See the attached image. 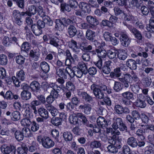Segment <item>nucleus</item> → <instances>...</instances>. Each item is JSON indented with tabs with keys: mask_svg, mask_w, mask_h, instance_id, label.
I'll use <instances>...</instances> for the list:
<instances>
[{
	"mask_svg": "<svg viewBox=\"0 0 154 154\" xmlns=\"http://www.w3.org/2000/svg\"><path fill=\"white\" fill-rule=\"evenodd\" d=\"M91 90L92 91L95 97L100 99H103L104 94L103 91L107 90V87L104 85H99L93 84L91 85Z\"/></svg>",
	"mask_w": 154,
	"mask_h": 154,
	"instance_id": "1",
	"label": "nucleus"
},
{
	"mask_svg": "<svg viewBox=\"0 0 154 154\" xmlns=\"http://www.w3.org/2000/svg\"><path fill=\"white\" fill-rule=\"evenodd\" d=\"M114 122L112 125V127L115 130H117L119 128L121 131L128 132V128L125 124L122 119L121 118H117L115 119L114 118Z\"/></svg>",
	"mask_w": 154,
	"mask_h": 154,
	"instance_id": "2",
	"label": "nucleus"
},
{
	"mask_svg": "<svg viewBox=\"0 0 154 154\" xmlns=\"http://www.w3.org/2000/svg\"><path fill=\"white\" fill-rule=\"evenodd\" d=\"M121 95L123 97L121 101L122 104L126 106L131 105L132 101L130 100L134 99L133 93L130 91H126L122 93Z\"/></svg>",
	"mask_w": 154,
	"mask_h": 154,
	"instance_id": "3",
	"label": "nucleus"
},
{
	"mask_svg": "<svg viewBox=\"0 0 154 154\" xmlns=\"http://www.w3.org/2000/svg\"><path fill=\"white\" fill-rule=\"evenodd\" d=\"M71 71V69L69 67H66L65 69H56V74L60 77L66 79L67 75L69 74Z\"/></svg>",
	"mask_w": 154,
	"mask_h": 154,
	"instance_id": "4",
	"label": "nucleus"
},
{
	"mask_svg": "<svg viewBox=\"0 0 154 154\" xmlns=\"http://www.w3.org/2000/svg\"><path fill=\"white\" fill-rule=\"evenodd\" d=\"M0 149L2 152L7 154H15V147L13 145L8 146L4 144L1 146Z\"/></svg>",
	"mask_w": 154,
	"mask_h": 154,
	"instance_id": "5",
	"label": "nucleus"
},
{
	"mask_svg": "<svg viewBox=\"0 0 154 154\" xmlns=\"http://www.w3.org/2000/svg\"><path fill=\"white\" fill-rule=\"evenodd\" d=\"M137 99L135 104L136 106L141 108H144L146 106V103L144 101V96L142 94L137 95Z\"/></svg>",
	"mask_w": 154,
	"mask_h": 154,
	"instance_id": "6",
	"label": "nucleus"
},
{
	"mask_svg": "<svg viewBox=\"0 0 154 154\" xmlns=\"http://www.w3.org/2000/svg\"><path fill=\"white\" fill-rule=\"evenodd\" d=\"M86 19L87 22L89 24V28L95 29L97 27L96 26L98 24L97 20L95 18L91 16H87Z\"/></svg>",
	"mask_w": 154,
	"mask_h": 154,
	"instance_id": "7",
	"label": "nucleus"
},
{
	"mask_svg": "<svg viewBox=\"0 0 154 154\" xmlns=\"http://www.w3.org/2000/svg\"><path fill=\"white\" fill-rule=\"evenodd\" d=\"M29 88L28 85L26 84H24L23 85V88L24 90L21 92V96L22 99L24 100H28L31 97V93L27 90Z\"/></svg>",
	"mask_w": 154,
	"mask_h": 154,
	"instance_id": "8",
	"label": "nucleus"
},
{
	"mask_svg": "<svg viewBox=\"0 0 154 154\" xmlns=\"http://www.w3.org/2000/svg\"><path fill=\"white\" fill-rule=\"evenodd\" d=\"M70 73L69 76L72 78L75 75L77 77L80 78L84 74L83 72H82V71L76 67H73L72 69H71V71Z\"/></svg>",
	"mask_w": 154,
	"mask_h": 154,
	"instance_id": "9",
	"label": "nucleus"
},
{
	"mask_svg": "<svg viewBox=\"0 0 154 154\" xmlns=\"http://www.w3.org/2000/svg\"><path fill=\"white\" fill-rule=\"evenodd\" d=\"M131 76L130 74H126L119 78V80L123 83L125 87L127 88L129 86V83L131 82Z\"/></svg>",
	"mask_w": 154,
	"mask_h": 154,
	"instance_id": "10",
	"label": "nucleus"
},
{
	"mask_svg": "<svg viewBox=\"0 0 154 154\" xmlns=\"http://www.w3.org/2000/svg\"><path fill=\"white\" fill-rule=\"evenodd\" d=\"M120 39L122 41V45L125 47H127L130 43V40L127 35L124 32H121Z\"/></svg>",
	"mask_w": 154,
	"mask_h": 154,
	"instance_id": "11",
	"label": "nucleus"
},
{
	"mask_svg": "<svg viewBox=\"0 0 154 154\" xmlns=\"http://www.w3.org/2000/svg\"><path fill=\"white\" fill-rule=\"evenodd\" d=\"M42 144L45 148L49 149L54 146V143L49 137L46 136Z\"/></svg>",
	"mask_w": 154,
	"mask_h": 154,
	"instance_id": "12",
	"label": "nucleus"
},
{
	"mask_svg": "<svg viewBox=\"0 0 154 154\" xmlns=\"http://www.w3.org/2000/svg\"><path fill=\"white\" fill-rule=\"evenodd\" d=\"M92 49H84L83 51L85 52L82 55V57L83 60L85 61H88L90 59L89 55L90 54H95V52L94 51H91ZM82 50H83L82 49Z\"/></svg>",
	"mask_w": 154,
	"mask_h": 154,
	"instance_id": "13",
	"label": "nucleus"
},
{
	"mask_svg": "<svg viewBox=\"0 0 154 154\" xmlns=\"http://www.w3.org/2000/svg\"><path fill=\"white\" fill-rule=\"evenodd\" d=\"M79 109L82 110L84 113L88 115L90 114L91 110V105L89 104H84L80 105L78 107Z\"/></svg>",
	"mask_w": 154,
	"mask_h": 154,
	"instance_id": "14",
	"label": "nucleus"
},
{
	"mask_svg": "<svg viewBox=\"0 0 154 154\" xmlns=\"http://www.w3.org/2000/svg\"><path fill=\"white\" fill-rule=\"evenodd\" d=\"M67 33L69 37L72 38L75 36L77 33V29L74 25H70L67 29Z\"/></svg>",
	"mask_w": 154,
	"mask_h": 154,
	"instance_id": "15",
	"label": "nucleus"
},
{
	"mask_svg": "<svg viewBox=\"0 0 154 154\" xmlns=\"http://www.w3.org/2000/svg\"><path fill=\"white\" fill-rule=\"evenodd\" d=\"M38 113L40 116L45 119H47L49 117L48 112L47 109L43 107H40L38 109Z\"/></svg>",
	"mask_w": 154,
	"mask_h": 154,
	"instance_id": "16",
	"label": "nucleus"
},
{
	"mask_svg": "<svg viewBox=\"0 0 154 154\" xmlns=\"http://www.w3.org/2000/svg\"><path fill=\"white\" fill-rule=\"evenodd\" d=\"M97 125L101 127H106L107 126V121L104 118L100 116L97 119Z\"/></svg>",
	"mask_w": 154,
	"mask_h": 154,
	"instance_id": "17",
	"label": "nucleus"
},
{
	"mask_svg": "<svg viewBox=\"0 0 154 154\" xmlns=\"http://www.w3.org/2000/svg\"><path fill=\"white\" fill-rule=\"evenodd\" d=\"M128 28L131 32L134 35L135 37L139 40V41L142 40V36L141 33L140 31L136 28H132L130 26H129Z\"/></svg>",
	"mask_w": 154,
	"mask_h": 154,
	"instance_id": "18",
	"label": "nucleus"
},
{
	"mask_svg": "<svg viewBox=\"0 0 154 154\" xmlns=\"http://www.w3.org/2000/svg\"><path fill=\"white\" fill-rule=\"evenodd\" d=\"M127 143L133 148H135L137 146V141L136 139L133 137H131L127 140Z\"/></svg>",
	"mask_w": 154,
	"mask_h": 154,
	"instance_id": "19",
	"label": "nucleus"
},
{
	"mask_svg": "<svg viewBox=\"0 0 154 154\" xmlns=\"http://www.w3.org/2000/svg\"><path fill=\"white\" fill-rule=\"evenodd\" d=\"M79 8L85 13H89L90 11L91 10L89 6L85 3L83 2H81L79 5Z\"/></svg>",
	"mask_w": 154,
	"mask_h": 154,
	"instance_id": "20",
	"label": "nucleus"
},
{
	"mask_svg": "<svg viewBox=\"0 0 154 154\" xmlns=\"http://www.w3.org/2000/svg\"><path fill=\"white\" fill-rule=\"evenodd\" d=\"M37 12V8L34 5H30L28 6L27 10V15L29 16L35 15Z\"/></svg>",
	"mask_w": 154,
	"mask_h": 154,
	"instance_id": "21",
	"label": "nucleus"
},
{
	"mask_svg": "<svg viewBox=\"0 0 154 154\" xmlns=\"http://www.w3.org/2000/svg\"><path fill=\"white\" fill-rule=\"evenodd\" d=\"M46 108L51 114L53 116H55L57 115L58 113V111L57 109L52 105H49L46 106Z\"/></svg>",
	"mask_w": 154,
	"mask_h": 154,
	"instance_id": "22",
	"label": "nucleus"
},
{
	"mask_svg": "<svg viewBox=\"0 0 154 154\" xmlns=\"http://www.w3.org/2000/svg\"><path fill=\"white\" fill-rule=\"evenodd\" d=\"M135 134L137 136L138 138L141 140H143L145 139L144 135L145 131L143 129H138L136 132Z\"/></svg>",
	"mask_w": 154,
	"mask_h": 154,
	"instance_id": "23",
	"label": "nucleus"
},
{
	"mask_svg": "<svg viewBox=\"0 0 154 154\" xmlns=\"http://www.w3.org/2000/svg\"><path fill=\"white\" fill-rule=\"evenodd\" d=\"M29 87L32 91L37 92L40 89V85L38 82L34 81L30 83Z\"/></svg>",
	"mask_w": 154,
	"mask_h": 154,
	"instance_id": "24",
	"label": "nucleus"
},
{
	"mask_svg": "<svg viewBox=\"0 0 154 154\" xmlns=\"http://www.w3.org/2000/svg\"><path fill=\"white\" fill-rule=\"evenodd\" d=\"M31 28L33 32L36 35H39L42 33V29L36 26V24L31 25Z\"/></svg>",
	"mask_w": 154,
	"mask_h": 154,
	"instance_id": "25",
	"label": "nucleus"
},
{
	"mask_svg": "<svg viewBox=\"0 0 154 154\" xmlns=\"http://www.w3.org/2000/svg\"><path fill=\"white\" fill-rule=\"evenodd\" d=\"M56 25L55 28L57 30L62 31L64 27V26L62 22L61 19H57L55 20Z\"/></svg>",
	"mask_w": 154,
	"mask_h": 154,
	"instance_id": "26",
	"label": "nucleus"
},
{
	"mask_svg": "<svg viewBox=\"0 0 154 154\" xmlns=\"http://www.w3.org/2000/svg\"><path fill=\"white\" fill-rule=\"evenodd\" d=\"M0 95L2 96L4 98L7 100H11L14 97L13 93L10 91H8L6 92L5 94L4 92L2 91L0 93Z\"/></svg>",
	"mask_w": 154,
	"mask_h": 154,
	"instance_id": "27",
	"label": "nucleus"
},
{
	"mask_svg": "<svg viewBox=\"0 0 154 154\" xmlns=\"http://www.w3.org/2000/svg\"><path fill=\"white\" fill-rule=\"evenodd\" d=\"M118 57L120 60H125L127 57V54L125 50H119L118 51Z\"/></svg>",
	"mask_w": 154,
	"mask_h": 154,
	"instance_id": "28",
	"label": "nucleus"
},
{
	"mask_svg": "<svg viewBox=\"0 0 154 154\" xmlns=\"http://www.w3.org/2000/svg\"><path fill=\"white\" fill-rule=\"evenodd\" d=\"M95 32L90 29H88L86 32V36L87 39L92 41L95 37Z\"/></svg>",
	"mask_w": 154,
	"mask_h": 154,
	"instance_id": "29",
	"label": "nucleus"
},
{
	"mask_svg": "<svg viewBox=\"0 0 154 154\" xmlns=\"http://www.w3.org/2000/svg\"><path fill=\"white\" fill-rule=\"evenodd\" d=\"M77 116L80 118L83 124L85 125H88V121L85 116L81 113L78 112L76 114Z\"/></svg>",
	"mask_w": 154,
	"mask_h": 154,
	"instance_id": "30",
	"label": "nucleus"
},
{
	"mask_svg": "<svg viewBox=\"0 0 154 154\" xmlns=\"http://www.w3.org/2000/svg\"><path fill=\"white\" fill-rule=\"evenodd\" d=\"M39 55V51L37 49L32 50L29 53L30 56L35 60H38Z\"/></svg>",
	"mask_w": 154,
	"mask_h": 154,
	"instance_id": "31",
	"label": "nucleus"
},
{
	"mask_svg": "<svg viewBox=\"0 0 154 154\" xmlns=\"http://www.w3.org/2000/svg\"><path fill=\"white\" fill-rule=\"evenodd\" d=\"M77 68L82 71V72H83L84 74L85 75L87 73L88 69L87 66L84 62H81L79 63L78 65Z\"/></svg>",
	"mask_w": 154,
	"mask_h": 154,
	"instance_id": "32",
	"label": "nucleus"
},
{
	"mask_svg": "<svg viewBox=\"0 0 154 154\" xmlns=\"http://www.w3.org/2000/svg\"><path fill=\"white\" fill-rule=\"evenodd\" d=\"M127 66L131 69L135 70L137 68V65L135 60L132 59L128 60L126 62Z\"/></svg>",
	"mask_w": 154,
	"mask_h": 154,
	"instance_id": "33",
	"label": "nucleus"
},
{
	"mask_svg": "<svg viewBox=\"0 0 154 154\" xmlns=\"http://www.w3.org/2000/svg\"><path fill=\"white\" fill-rule=\"evenodd\" d=\"M121 75V70L120 68H117L114 70L113 72H111L110 73V76L112 78L119 77Z\"/></svg>",
	"mask_w": 154,
	"mask_h": 154,
	"instance_id": "34",
	"label": "nucleus"
},
{
	"mask_svg": "<svg viewBox=\"0 0 154 154\" xmlns=\"http://www.w3.org/2000/svg\"><path fill=\"white\" fill-rule=\"evenodd\" d=\"M40 66L42 70L45 73H47L49 70V66L47 63L44 61L40 63Z\"/></svg>",
	"mask_w": 154,
	"mask_h": 154,
	"instance_id": "35",
	"label": "nucleus"
},
{
	"mask_svg": "<svg viewBox=\"0 0 154 154\" xmlns=\"http://www.w3.org/2000/svg\"><path fill=\"white\" fill-rule=\"evenodd\" d=\"M96 52L97 53L98 56L99 57L104 58L107 54L104 49H96Z\"/></svg>",
	"mask_w": 154,
	"mask_h": 154,
	"instance_id": "36",
	"label": "nucleus"
},
{
	"mask_svg": "<svg viewBox=\"0 0 154 154\" xmlns=\"http://www.w3.org/2000/svg\"><path fill=\"white\" fill-rule=\"evenodd\" d=\"M17 151L18 154H27L28 148L26 146L22 145L21 147L17 149Z\"/></svg>",
	"mask_w": 154,
	"mask_h": 154,
	"instance_id": "37",
	"label": "nucleus"
},
{
	"mask_svg": "<svg viewBox=\"0 0 154 154\" xmlns=\"http://www.w3.org/2000/svg\"><path fill=\"white\" fill-rule=\"evenodd\" d=\"M82 98L86 101L90 103L92 101V97L86 92H82L81 93Z\"/></svg>",
	"mask_w": 154,
	"mask_h": 154,
	"instance_id": "38",
	"label": "nucleus"
},
{
	"mask_svg": "<svg viewBox=\"0 0 154 154\" xmlns=\"http://www.w3.org/2000/svg\"><path fill=\"white\" fill-rule=\"evenodd\" d=\"M63 137L64 140L66 141H70L72 139V135L70 132H64L63 134Z\"/></svg>",
	"mask_w": 154,
	"mask_h": 154,
	"instance_id": "39",
	"label": "nucleus"
},
{
	"mask_svg": "<svg viewBox=\"0 0 154 154\" xmlns=\"http://www.w3.org/2000/svg\"><path fill=\"white\" fill-rule=\"evenodd\" d=\"M8 62L7 57L6 55L4 54L0 55V64L1 65H6Z\"/></svg>",
	"mask_w": 154,
	"mask_h": 154,
	"instance_id": "40",
	"label": "nucleus"
},
{
	"mask_svg": "<svg viewBox=\"0 0 154 154\" xmlns=\"http://www.w3.org/2000/svg\"><path fill=\"white\" fill-rule=\"evenodd\" d=\"M142 81L143 85L146 87H149L150 85L152 82L151 79L149 77L143 78L142 79Z\"/></svg>",
	"mask_w": 154,
	"mask_h": 154,
	"instance_id": "41",
	"label": "nucleus"
},
{
	"mask_svg": "<svg viewBox=\"0 0 154 154\" xmlns=\"http://www.w3.org/2000/svg\"><path fill=\"white\" fill-rule=\"evenodd\" d=\"M11 119L14 121L19 120L20 118V113L17 111H15L12 113Z\"/></svg>",
	"mask_w": 154,
	"mask_h": 154,
	"instance_id": "42",
	"label": "nucleus"
},
{
	"mask_svg": "<svg viewBox=\"0 0 154 154\" xmlns=\"http://www.w3.org/2000/svg\"><path fill=\"white\" fill-rule=\"evenodd\" d=\"M46 91H47L48 89L50 88H52L51 91H54L56 90V89H58V88H60V87L56 83H51L48 85H46Z\"/></svg>",
	"mask_w": 154,
	"mask_h": 154,
	"instance_id": "43",
	"label": "nucleus"
},
{
	"mask_svg": "<svg viewBox=\"0 0 154 154\" xmlns=\"http://www.w3.org/2000/svg\"><path fill=\"white\" fill-rule=\"evenodd\" d=\"M14 136L16 139L19 141L22 140L24 138L22 132L19 130L16 131Z\"/></svg>",
	"mask_w": 154,
	"mask_h": 154,
	"instance_id": "44",
	"label": "nucleus"
},
{
	"mask_svg": "<svg viewBox=\"0 0 154 154\" xmlns=\"http://www.w3.org/2000/svg\"><path fill=\"white\" fill-rule=\"evenodd\" d=\"M65 88L67 90L73 91L75 89V86L73 83L70 81L66 82Z\"/></svg>",
	"mask_w": 154,
	"mask_h": 154,
	"instance_id": "45",
	"label": "nucleus"
},
{
	"mask_svg": "<svg viewBox=\"0 0 154 154\" xmlns=\"http://www.w3.org/2000/svg\"><path fill=\"white\" fill-rule=\"evenodd\" d=\"M61 19L62 22L63 23L64 26H66L69 25H72L71 24H72L73 23V20H71L69 18L63 17L61 18Z\"/></svg>",
	"mask_w": 154,
	"mask_h": 154,
	"instance_id": "46",
	"label": "nucleus"
},
{
	"mask_svg": "<svg viewBox=\"0 0 154 154\" xmlns=\"http://www.w3.org/2000/svg\"><path fill=\"white\" fill-rule=\"evenodd\" d=\"M149 26L147 28V29L150 32H154V19L151 18L149 21Z\"/></svg>",
	"mask_w": 154,
	"mask_h": 154,
	"instance_id": "47",
	"label": "nucleus"
},
{
	"mask_svg": "<svg viewBox=\"0 0 154 154\" xmlns=\"http://www.w3.org/2000/svg\"><path fill=\"white\" fill-rule=\"evenodd\" d=\"M62 120L58 117L53 118L51 119V123L54 125L58 126L61 124Z\"/></svg>",
	"mask_w": 154,
	"mask_h": 154,
	"instance_id": "48",
	"label": "nucleus"
},
{
	"mask_svg": "<svg viewBox=\"0 0 154 154\" xmlns=\"http://www.w3.org/2000/svg\"><path fill=\"white\" fill-rule=\"evenodd\" d=\"M42 17L45 23H46L49 26L52 25L53 21L48 16L45 15Z\"/></svg>",
	"mask_w": 154,
	"mask_h": 154,
	"instance_id": "49",
	"label": "nucleus"
},
{
	"mask_svg": "<svg viewBox=\"0 0 154 154\" xmlns=\"http://www.w3.org/2000/svg\"><path fill=\"white\" fill-rule=\"evenodd\" d=\"M61 10L62 11H64L65 10L68 12L70 11L71 10V8L70 7L69 4L66 3H63L61 4Z\"/></svg>",
	"mask_w": 154,
	"mask_h": 154,
	"instance_id": "50",
	"label": "nucleus"
},
{
	"mask_svg": "<svg viewBox=\"0 0 154 154\" xmlns=\"http://www.w3.org/2000/svg\"><path fill=\"white\" fill-rule=\"evenodd\" d=\"M78 118L76 114L75 116L71 115L70 116L69 118L70 123L75 125L78 124Z\"/></svg>",
	"mask_w": 154,
	"mask_h": 154,
	"instance_id": "51",
	"label": "nucleus"
},
{
	"mask_svg": "<svg viewBox=\"0 0 154 154\" xmlns=\"http://www.w3.org/2000/svg\"><path fill=\"white\" fill-rule=\"evenodd\" d=\"M17 78L23 81L25 79V76L24 71L23 70H20L17 73Z\"/></svg>",
	"mask_w": 154,
	"mask_h": 154,
	"instance_id": "52",
	"label": "nucleus"
},
{
	"mask_svg": "<svg viewBox=\"0 0 154 154\" xmlns=\"http://www.w3.org/2000/svg\"><path fill=\"white\" fill-rule=\"evenodd\" d=\"M90 146L92 148H99L101 146V144L100 141L94 140L91 143Z\"/></svg>",
	"mask_w": 154,
	"mask_h": 154,
	"instance_id": "53",
	"label": "nucleus"
},
{
	"mask_svg": "<svg viewBox=\"0 0 154 154\" xmlns=\"http://www.w3.org/2000/svg\"><path fill=\"white\" fill-rule=\"evenodd\" d=\"M55 99L50 94L48 95L46 98V102L47 103L45 105V107H46V106L48 105H52L51 104L53 103Z\"/></svg>",
	"mask_w": 154,
	"mask_h": 154,
	"instance_id": "54",
	"label": "nucleus"
},
{
	"mask_svg": "<svg viewBox=\"0 0 154 154\" xmlns=\"http://www.w3.org/2000/svg\"><path fill=\"white\" fill-rule=\"evenodd\" d=\"M107 149L109 152L112 153H116L118 151L115 145H109L107 146Z\"/></svg>",
	"mask_w": 154,
	"mask_h": 154,
	"instance_id": "55",
	"label": "nucleus"
},
{
	"mask_svg": "<svg viewBox=\"0 0 154 154\" xmlns=\"http://www.w3.org/2000/svg\"><path fill=\"white\" fill-rule=\"evenodd\" d=\"M25 58L21 55L17 56L16 58V63L19 64H23L24 62Z\"/></svg>",
	"mask_w": 154,
	"mask_h": 154,
	"instance_id": "56",
	"label": "nucleus"
},
{
	"mask_svg": "<svg viewBox=\"0 0 154 154\" xmlns=\"http://www.w3.org/2000/svg\"><path fill=\"white\" fill-rule=\"evenodd\" d=\"M37 7V10L38 14L41 17H43L45 15V13L43 11V7L40 5Z\"/></svg>",
	"mask_w": 154,
	"mask_h": 154,
	"instance_id": "57",
	"label": "nucleus"
},
{
	"mask_svg": "<svg viewBox=\"0 0 154 154\" xmlns=\"http://www.w3.org/2000/svg\"><path fill=\"white\" fill-rule=\"evenodd\" d=\"M123 107L120 105L117 104L115 106L114 110L116 113L119 114H122Z\"/></svg>",
	"mask_w": 154,
	"mask_h": 154,
	"instance_id": "58",
	"label": "nucleus"
},
{
	"mask_svg": "<svg viewBox=\"0 0 154 154\" xmlns=\"http://www.w3.org/2000/svg\"><path fill=\"white\" fill-rule=\"evenodd\" d=\"M22 132L24 137H28L30 136V130L28 128L26 127L23 128L22 129Z\"/></svg>",
	"mask_w": 154,
	"mask_h": 154,
	"instance_id": "59",
	"label": "nucleus"
},
{
	"mask_svg": "<svg viewBox=\"0 0 154 154\" xmlns=\"http://www.w3.org/2000/svg\"><path fill=\"white\" fill-rule=\"evenodd\" d=\"M31 130L34 132L37 131L39 128V125L35 121H32L31 124Z\"/></svg>",
	"mask_w": 154,
	"mask_h": 154,
	"instance_id": "60",
	"label": "nucleus"
},
{
	"mask_svg": "<svg viewBox=\"0 0 154 154\" xmlns=\"http://www.w3.org/2000/svg\"><path fill=\"white\" fill-rule=\"evenodd\" d=\"M60 90L59 89H56V90L51 91L50 95L55 99L57 98L59 96V94Z\"/></svg>",
	"mask_w": 154,
	"mask_h": 154,
	"instance_id": "61",
	"label": "nucleus"
},
{
	"mask_svg": "<svg viewBox=\"0 0 154 154\" xmlns=\"http://www.w3.org/2000/svg\"><path fill=\"white\" fill-rule=\"evenodd\" d=\"M141 2V0H132L131 1L130 3L133 7L139 8L140 6Z\"/></svg>",
	"mask_w": 154,
	"mask_h": 154,
	"instance_id": "62",
	"label": "nucleus"
},
{
	"mask_svg": "<svg viewBox=\"0 0 154 154\" xmlns=\"http://www.w3.org/2000/svg\"><path fill=\"white\" fill-rule=\"evenodd\" d=\"M131 124L130 128L132 131H134L137 128H140V123L137 121H136L134 122Z\"/></svg>",
	"mask_w": 154,
	"mask_h": 154,
	"instance_id": "63",
	"label": "nucleus"
},
{
	"mask_svg": "<svg viewBox=\"0 0 154 154\" xmlns=\"http://www.w3.org/2000/svg\"><path fill=\"white\" fill-rule=\"evenodd\" d=\"M122 89V85L119 82H115L113 89L116 91H119Z\"/></svg>",
	"mask_w": 154,
	"mask_h": 154,
	"instance_id": "64",
	"label": "nucleus"
}]
</instances>
